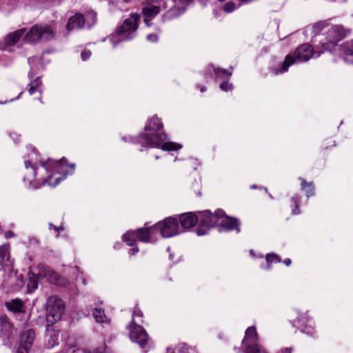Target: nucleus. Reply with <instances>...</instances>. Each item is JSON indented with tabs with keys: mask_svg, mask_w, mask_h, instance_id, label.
<instances>
[{
	"mask_svg": "<svg viewBox=\"0 0 353 353\" xmlns=\"http://www.w3.org/2000/svg\"><path fill=\"white\" fill-rule=\"evenodd\" d=\"M343 50L345 61L353 64V41L343 44Z\"/></svg>",
	"mask_w": 353,
	"mask_h": 353,
	"instance_id": "nucleus-25",
	"label": "nucleus"
},
{
	"mask_svg": "<svg viewBox=\"0 0 353 353\" xmlns=\"http://www.w3.org/2000/svg\"><path fill=\"white\" fill-rule=\"evenodd\" d=\"M39 280L36 274L29 272L28 274L27 292L29 294L34 292L38 288Z\"/></svg>",
	"mask_w": 353,
	"mask_h": 353,
	"instance_id": "nucleus-22",
	"label": "nucleus"
},
{
	"mask_svg": "<svg viewBox=\"0 0 353 353\" xmlns=\"http://www.w3.org/2000/svg\"><path fill=\"white\" fill-rule=\"evenodd\" d=\"M170 350H171L170 348H168L167 349V351L169 352Z\"/></svg>",
	"mask_w": 353,
	"mask_h": 353,
	"instance_id": "nucleus-57",
	"label": "nucleus"
},
{
	"mask_svg": "<svg viewBox=\"0 0 353 353\" xmlns=\"http://www.w3.org/2000/svg\"><path fill=\"white\" fill-rule=\"evenodd\" d=\"M65 312L63 301L57 296H51L46 303V321L48 325L59 321Z\"/></svg>",
	"mask_w": 353,
	"mask_h": 353,
	"instance_id": "nucleus-6",
	"label": "nucleus"
},
{
	"mask_svg": "<svg viewBox=\"0 0 353 353\" xmlns=\"http://www.w3.org/2000/svg\"><path fill=\"white\" fill-rule=\"evenodd\" d=\"M163 124L157 117H153L145 126L148 132L141 134V137L152 148H159L165 151H174L181 148V145L174 142L163 143L166 139L165 134L161 132Z\"/></svg>",
	"mask_w": 353,
	"mask_h": 353,
	"instance_id": "nucleus-1",
	"label": "nucleus"
},
{
	"mask_svg": "<svg viewBox=\"0 0 353 353\" xmlns=\"http://www.w3.org/2000/svg\"><path fill=\"white\" fill-rule=\"evenodd\" d=\"M213 69H214V73L216 74V77L217 78L229 79L232 75V72H229L226 69H222V68H213Z\"/></svg>",
	"mask_w": 353,
	"mask_h": 353,
	"instance_id": "nucleus-32",
	"label": "nucleus"
},
{
	"mask_svg": "<svg viewBox=\"0 0 353 353\" xmlns=\"http://www.w3.org/2000/svg\"><path fill=\"white\" fill-rule=\"evenodd\" d=\"M10 249L9 243H5L0 246V259L2 261H8L10 259Z\"/></svg>",
	"mask_w": 353,
	"mask_h": 353,
	"instance_id": "nucleus-28",
	"label": "nucleus"
},
{
	"mask_svg": "<svg viewBox=\"0 0 353 353\" xmlns=\"http://www.w3.org/2000/svg\"><path fill=\"white\" fill-rule=\"evenodd\" d=\"M136 232L134 231L128 232L123 236V240L128 245L134 246L136 243Z\"/></svg>",
	"mask_w": 353,
	"mask_h": 353,
	"instance_id": "nucleus-29",
	"label": "nucleus"
},
{
	"mask_svg": "<svg viewBox=\"0 0 353 353\" xmlns=\"http://www.w3.org/2000/svg\"><path fill=\"white\" fill-rule=\"evenodd\" d=\"M176 350L178 353H190V352L193 351V349H192L185 343L179 344L177 346Z\"/></svg>",
	"mask_w": 353,
	"mask_h": 353,
	"instance_id": "nucleus-34",
	"label": "nucleus"
},
{
	"mask_svg": "<svg viewBox=\"0 0 353 353\" xmlns=\"http://www.w3.org/2000/svg\"><path fill=\"white\" fill-rule=\"evenodd\" d=\"M128 329L131 341L138 343L142 348H145L149 343V336L145 330L135 324L134 321L128 325Z\"/></svg>",
	"mask_w": 353,
	"mask_h": 353,
	"instance_id": "nucleus-8",
	"label": "nucleus"
},
{
	"mask_svg": "<svg viewBox=\"0 0 353 353\" xmlns=\"http://www.w3.org/2000/svg\"><path fill=\"white\" fill-rule=\"evenodd\" d=\"M246 353H267L264 350L259 344L251 345L249 344L247 345Z\"/></svg>",
	"mask_w": 353,
	"mask_h": 353,
	"instance_id": "nucleus-33",
	"label": "nucleus"
},
{
	"mask_svg": "<svg viewBox=\"0 0 353 353\" xmlns=\"http://www.w3.org/2000/svg\"><path fill=\"white\" fill-rule=\"evenodd\" d=\"M49 326L47 325V336H49L47 345L48 348H52L59 343V334L54 330L50 329Z\"/></svg>",
	"mask_w": 353,
	"mask_h": 353,
	"instance_id": "nucleus-24",
	"label": "nucleus"
},
{
	"mask_svg": "<svg viewBox=\"0 0 353 353\" xmlns=\"http://www.w3.org/2000/svg\"><path fill=\"white\" fill-rule=\"evenodd\" d=\"M301 187L302 189L304 190L306 192V195L307 197L314 195V187L312 183H307L305 180L301 179Z\"/></svg>",
	"mask_w": 353,
	"mask_h": 353,
	"instance_id": "nucleus-31",
	"label": "nucleus"
},
{
	"mask_svg": "<svg viewBox=\"0 0 353 353\" xmlns=\"http://www.w3.org/2000/svg\"><path fill=\"white\" fill-rule=\"evenodd\" d=\"M96 353H103L101 350H97Z\"/></svg>",
	"mask_w": 353,
	"mask_h": 353,
	"instance_id": "nucleus-54",
	"label": "nucleus"
},
{
	"mask_svg": "<svg viewBox=\"0 0 353 353\" xmlns=\"http://www.w3.org/2000/svg\"><path fill=\"white\" fill-rule=\"evenodd\" d=\"M320 52H317V55H316V57H319L320 56Z\"/></svg>",
	"mask_w": 353,
	"mask_h": 353,
	"instance_id": "nucleus-56",
	"label": "nucleus"
},
{
	"mask_svg": "<svg viewBox=\"0 0 353 353\" xmlns=\"http://www.w3.org/2000/svg\"><path fill=\"white\" fill-rule=\"evenodd\" d=\"M308 321L309 319L307 314H303L297 318L296 321H294V323L302 332L309 334L311 332V327L307 325Z\"/></svg>",
	"mask_w": 353,
	"mask_h": 353,
	"instance_id": "nucleus-20",
	"label": "nucleus"
},
{
	"mask_svg": "<svg viewBox=\"0 0 353 353\" xmlns=\"http://www.w3.org/2000/svg\"><path fill=\"white\" fill-rule=\"evenodd\" d=\"M85 25V21L83 15L81 13H77L68 19L66 28L68 31H71L74 29L82 28Z\"/></svg>",
	"mask_w": 353,
	"mask_h": 353,
	"instance_id": "nucleus-15",
	"label": "nucleus"
},
{
	"mask_svg": "<svg viewBox=\"0 0 353 353\" xmlns=\"http://www.w3.org/2000/svg\"><path fill=\"white\" fill-rule=\"evenodd\" d=\"M257 339L258 336L255 327H249L245 331V334L243 340V343H245V346L247 347V345L249 344H256V341H257Z\"/></svg>",
	"mask_w": 353,
	"mask_h": 353,
	"instance_id": "nucleus-21",
	"label": "nucleus"
},
{
	"mask_svg": "<svg viewBox=\"0 0 353 353\" xmlns=\"http://www.w3.org/2000/svg\"><path fill=\"white\" fill-rule=\"evenodd\" d=\"M152 19H150V18L144 17V23L146 24L147 26H150L152 23H150V21Z\"/></svg>",
	"mask_w": 353,
	"mask_h": 353,
	"instance_id": "nucleus-47",
	"label": "nucleus"
},
{
	"mask_svg": "<svg viewBox=\"0 0 353 353\" xmlns=\"http://www.w3.org/2000/svg\"><path fill=\"white\" fill-rule=\"evenodd\" d=\"M139 251V248L136 247L130 249L129 253L132 255H135Z\"/></svg>",
	"mask_w": 353,
	"mask_h": 353,
	"instance_id": "nucleus-44",
	"label": "nucleus"
},
{
	"mask_svg": "<svg viewBox=\"0 0 353 353\" xmlns=\"http://www.w3.org/2000/svg\"><path fill=\"white\" fill-rule=\"evenodd\" d=\"M314 54V49L310 44H303L296 48L294 54H288L282 63L281 68L279 70L275 69L274 73L276 74L279 72H285L288 70V68L296 61V60L302 62L307 61Z\"/></svg>",
	"mask_w": 353,
	"mask_h": 353,
	"instance_id": "nucleus-4",
	"label": "nucleus"
},
{
	"mask_svg": "<svg viewBox=\"0 0 353 353\" xmlns=\"http://www.w3.org/2000/svg\"><path fill=\"white\" fill-rule=\"evenodd\" d=\"M291 263H292V261H291V259H286L283 261V263H285L287 266L290 265Z\"/></svg>",
	"mask_w": 353,
	"mask_h": 353,
	"instance_id": "nucleus-48",
	"label": "nucleus"
},
{
	"mask_svg": "<svg viewBox=\"0 0 353 353\" xmlns=\"http://www.w3.org/2000/svg\"><path fill=\"white\" fill-rule=\"evenodd\" d=\"M41 165L47 170H50L52 172L58 174H63L64 178L69 172H72L74 170L75 165L71 164L68 165L66 160L62 159L59 161H56L52 159H48L46 162H41Z\"/></svg>",
	"mask_w": 353,
	"mask_h": 353,
	"instance_id": "nucleus-9",
	"label": "nucleus"
},
{
	"mask_svg": "<svg viewBox=\"0 0 353 353\" xmlns=\"http://www.w3.org/2000/svg\"><path fill=\"white\" fill-rule=\"evenodd\" d=\"M49 228H50V230L53 229L58 232L60 230H63V228L62 227L57 228V226L54 225L52 223H49Z\"/></svg>",
	"mask_w": 353,
	"mask_h": 353,
	"instance_id": "nucleus-42",
	"label": "nucleus"
},
{
	"mask_svg": "<svg viewBox=\"0 0 353 353\" xmlns=\"http://www.w3.org/2000/svg\"><path fill=\"white\" fill-rule=\"evenodd\" d=\"M123 1L126 2V3H128L130 2L131 0H123Z\"/></svg>",
	"mask_w": 353,
	"mask_h": 353,
	"instance_id": "nucleus-55",
	"label": "nucleus"
},
{
	"mask_svg": "<svg viewBox=\"0 0 353 353\" xmlns=\"http://www.w3.org/2000/svg\"><path fill=\"white\" fill-rule=\"evenodd\" d=\"M24 33L25 29L21 28L8 34L5 38V44L7 46H12L15 45L19 41L20 38L24 34Z\"/></svg>",
	"mask_w": 353,
	"mask_h": 353,
	"instance_id": "nucleus-19",
	"label": "nucleus"
},
{
	"mask_svg": "<svg viewBox=\"0 0 353 353\" xmlns=\"http://www.w3.org/2000/svg\"><path fill=\"white\" fill-rule=\"evenodd\" d=\"M63 179V178H59V179H56V181H55L54 184H53V186L57 185L59 183V180Z\"/></svg>",
	"mask_w": 353,
	"mask_h": 353,
	"instance_id": "nucleus-52",
	"label": "nucleus"
},
{
	"mask_svg": "<svg viewBox=\"0 0 353 353\" xmlns=\"http://www.w3.org/2000/svg\"><path fill=\"white\" fill-rule=\"evenodd\" d=\"M295 205H296V210H293L292 214H296L299 213V211L298 210V204L296 201H294Z\"/></svg>",
	"mask_w": 353,
	"mask_h": 353,
	"instance_id": "nucleus-49",
	"label": "nucleus"
},
{
	"mask_svg": "<svg viewBox=\"0 0 353 353\" xmlns=\"http://www.w3.org/2000/svg\"><path fill=\"white\" fill-rule=\"evenodd\" d=\"M152 3H154L157 5V6H159V8L161 10H165L168 6L171 8L172 6H173L175 2H176V0H150Z\"/></svg>",
	"mask_w": 353,
	"mask_h": 353,
	"instance_id": "nucleus-30",
	"label": "nucleus"
},
{
	"mask_svg": "<svg viewBox=\"0 0 353 353\" xmlns=\"http://www.w3.org/2000/svg\"><path fill=\"white\" fill-rule=\"evenodd\" d=\"M90 56L91 51L88 50H84L81 54V57L83 61H86L90 58Z\"/></svg>",
	"mask_w": 353,
	"mask_h": 353,
	"instance_id": "nucleus-40",
	"label": "nucleus"
},
{
	"mask_svg": "<svg viewBox=\"0 0 353 353\" xmlns=\"http://www.w3.org/2000/svg\"><path fill=\"white\" fill-rule=\"evenodd\" d=\"M38 274L39 276L46 278L51 283L54 282L57 278V274L48 266L39 265L38 267Z\"/></svg>",
	"mask_w": 353,
	"mask_h": 353,
	"instance_id": "nucleus-18",
	"label": "nucleus"
},
{
	"mask_svg": "<svg viewBox=\"0 0 353 353\" xmlns=\"http://www.w3.org/2000/svg\"><path fill=\"white\" fill-rule=\"evenodd\" d=\"M171 353H174V352H173V351H172V352H171Z\"/></svg>",
	"mask_w": 353,
	"mask_h": 353,
	"instance_id": "nucleus-58",
	"label": "nucleus"
},
{
	"mask_svg": "<svg viewBox=\"0 0 353 353\" xmlns=\"http://www.w3.org/2000/svg\"><path fill=\"white\" fill-rule=\"evenodd\" d=\"M35 340V332L32 329L23 332L19 336V345L15 353H29Z\"/></svg>",
	"mask_w": 353,
	"mask_h": 353,
	"instance_id": "nucleus-11",
	"label": "nucleus"
},
{
	"mask_svg": "<svg viewBox=\"0 0 353 353\" xmlns=\"http://www.w3.org/2000/svg\"><path fill=\"white\" fill-rule=\"evenodd\" d=\"M0 336L3 341H9L14 334L15 329L14 325L9 318L3 315L0 316Z\"/></svg>",
	"mask_w": 353,
	"mask_h": 353,
	"instance_id": "nucleus-12",
	"label": "nucleus"
},
{
	"mask_svg": "<svg viewBox=\"0 0 353 353\" xmlns=\"http://www.w3.org/2000/svg\"><path fill=\"white\" fill-rule=\"evenodd\" d=\"M205 87H202V88H201V92H205Z\"/></svg>",
	"mask_w": 353,
	"mask_h": 353,
	"instance_id": "nucleus-53",
	"label": "nucleus"
},
{
	"mask_svg": "<svg viewBox=\"0 0 353 353\" xmlns=\"http://www.w3.org/2000/svg\"><path fill=\"white\" fill-rule=\"evenodd\" d=\"M55 32L48 24H36L25 35L24 39L30 43L48 41L54 39Z\"/></svg>",
	"mask_w": 353,
	"mask_h": 353,
	"instance_id": "nucleus-5",
	"label": "nucleus"
},
{
	"mask_svg": "<svg viewBox=\"0 0 353 353\" xmlns=\"http://www.w3.org/2000/svg\"><path fill=\"white\" fill-rule=\"evenodd\" d=\"M160 230L161 235L165 238L172 237L179 234V224L177 219L169 217L163 222H159L154 226Z\"/></svg>",
	"mask_w": 353,
	"mask_h": 353,
	"instance_id": "nucleus-10",
	"label": "nucleus"
},
{
	"mask_svg": "<svg viewBox=\"0 0 353 353\" xmlns=\"http://www.w3.org/2000/svg\"><path fill=\"white\" fill-rule=\"evenodd\" d=\"M5 307L14 314H23L25 312V304L23 301L19 298L6 301L5 303Z\"/></svg>",
	"mask_w": 353,
	"mask_h": 353,
	"instance_id": "nucleus-14",
	"label": "nucleus"
},
{
	"mask_svg": "<svg viewBox=\"0 0 353 353\" xmlns=\"http://www.w3.org/2000/svg\"><path fill=\"white\" fill-rule=\"evenodd\" d=\"M199 217L193 212H188L180 216V223L185 229H189L196 225Z\"/></svg>",
	"mask_w": 353,
	"mask_h": 353,
	"instance_id": "nucleus-16",
	"label": "nucleus"
},
{
	"mask_svg": "<svg viewBox=\"0 0 353 353\" xmlns=\"http://www.w3.org/2000/svg\"><path fill=\"white\" fill-rule=\"evenodd\" d=\"M266 261L268 263H279L281 259L279 256L274 254H268L266 256Z\"/></svg>",
	"mask_w": 353,
	"mask_h": 353,
	"instance_id": "nucleus-35",
	"label": "nucleus"
},
{
	"mask_svg": "<svg viewBox=\"0 0 353 353\" xmlns=\"http://www.w3.org/2000/svg\"><path fill=\"white\" fill-rule=\"evenodd\" d=\"M152 228H141L136 231V237L144 243L150 242V232Z\"/></svg>",
	"mask_w": 353,
	"mask_h": 353,
	"instance_id": "nucleus-23",
	"label": "nucleus"
},
{
	"mask_svg": "<svg viewBox=\"0 0 353 353\" xmlns=\"http://www.w3.org/2000/svg\"><path fill=\"white\" fill-rule=\"evenodd\" d=\"M147 40L150 42L156 43L159 40V36L156 33L149 34L147 37Z\"/></svg>",
	"mask_w": 353,
	"mask_h": 353,
	"instance_id": "nucleus-38",
	"label": "nucleus"
},
{
	"mask_svg": "<svg viewBox=\"0 0 353 353\" xmlns=\"http://www.w3.org/2000/svg\"><path fill=\"white\" fill-rule=\"evenodd\" d=\"M159 6L152 3L150 0L147 2L142 8V13L144 17L154 19L161 11Z\"/></svg>",
	"mask_w": 353,
	"mask_h": 353,
	"instance_id": "nucleus-17",
	"label": "nucleus"
},
{
	"mask_svg": "<svg viewBox=\"0 0 353 353\" xmlns=\"http://www.w3.org/2000/svg\"><path fill=\"white\" fill-rule=\"evenodd\" d=\"M292 352V348H285L281 350L279 353H291Z\"/></svg>",
	"mask_w": 353,
	"mask_h": 353,
	"instance_id": "nucleus-46",
	"label": "nucleus"
},
{
	"mask_svg": "<svg viewBox=\"0 0 353 353\" xmlns=\"http://www.w3.org/2000/svg\"><path fill=\"white\" fill-rule=\"evenodd\" d=\"M30 165H31V163L29 161H25V166L26 168H28V167Z\"/></svg>",
	"mask_w": 353,
	"mask_h": 353,
	"instance_id": "nucleus-50",
	"label": "nucleus"
},
{
	"mask_svg": "<svg viewBox=\"0 0 353 353\" xmlns=\"http://www.w3.org/2000/svg\"><path fill=\"white\" fill-rule=\"evenodd\" d=\"M5 236L6 238H10V237H12L14 236L13 232L12 231H7L6 233H5Z\"/></svg>",
	"mask_w": 353,
	"mask_h": 353,
	"instance_id": "nucleus-45",
	"label": "nucleus"
},
{
	"mask_svg": "<svg viewBox=\"0 0 353 353\" xmlns=\"http://www.w3.org/2000/svg\"><path fill=\"white\" fill-rule=\"evenodd\" d=\"M139 20L140 15L137 13H132L125 19L123 23L117 28L115 34L110 37L113 46H115L120 41L132 39L138 28Z\"/></svg>",
	"mask_w": 353,
	"mask_h": 353,
	"instance_id": "nucleus-3",
	"label": "nucleus"
},
{
	"mask_svg": "<svg viewBox=\"0 0 353 353\" xmlns=\"http://www.w3.org/2000/svg\"><path fill=\"white\" fill-rule=\"evenodd\" d=\"M85 25L87 27L90 28L95 25L97 21V13L93 10H89L83 15Z\"/></svg>",
	"mask_w": 353,
	"mask_h": 353,
	"instance_id": "nucleus-26",
	"label": "nucleus"
},
{
	"mask_svg": "<svg viewBox=\"0 0 353 353\" xmlns=\"http://www.w3.org/2000/svg\"><path fill=\"white\" fill-rule=\"evenodd\" d=\"M93 317L97 323H109L110 320L105 316L104 311L101 309L95 308L93 311Z\"/></svg>",
	"mask_w": 353,
	"mask_h": 353,
	"instance_id": "nucleus-27",
	"label": "nucleus"
},
{
	"mask_svg": "<svg viewBox=\"0 0 353 353\" xmlns=\"http://www.w3.org/2000/svg\"><path fill=\"white\" fill-rule=\"evenodd\" d=\"M218 214L217 225H221L227 230H236L237 232H240V223L237 219L226 216L222 210H218Z\"/></svg>",
	"mask_w": 353,
	"mask_h": 353,
	"instance_id": "nucleus-13",
	"label": "nucleus"
},
{
	"mask_svg": "<svg viewBox=\"0 0 353 353\" xmlns=\"http://www.w3.org/2000/svg\"><path fill=\"white\" fill-rule=\"evenodd\" d=\"M198 217L199 225L196 229V234L199 236L204 235L210 228L217 225L219 221L218 210L214 214H212L209 210L199 212Z\"/></svg>",
	"mask_w": 353,
	"mask_h": 353,
	"instance_id": "nucleus-7",
	"label": "nucleus"
},
{
	"mask_svg": "<svg viewBox=\"0 0 353 353\" xmlns=\"http://www.w3.org/2000/svg\"><path fill=\"white\" fill-rule=\"evenodd\" d=\"M38 92V89L36 88L34 86H31L30 84H28V92L30 94H34L35 92Z\"/></svg>",
	"mask_w": 353,
	"mask_h": 353,
	"instance_id": "nucleus-41",
	"label": "nucleus"
},
{
	"mask_svg": "<svg viewBox=\"0 0 353 353\" xmlns=\"http://www.w3.org/2000/svg\"><path fill=\"white\" fill-rule=\"evenodd\" d=\"M219 87L223 91H228L232 90V85L225 81L221 83Z\"/></svg>",
	"mask_w": 353,
	"mask_h": 353,
	"instance_id": "nucleus-39",
	"label": "nucleus"
},
{
	"mask_svg": "<svg viewBox=\"0 0 353 353\" xmlns=\"http://www.w3.org/2000/svg\"><path fill=\"white\" fill-rule=\"evenodd\" d=\"M236 4L232 1H228L223 6V10L227 12H231L236 8Z\"/></svg>",
	"mask_w": 353,
	"mask_h": 353,
	"instance_id": "nucleus-36",
	"label": "nucleus"
},
{
	"mask_svg": "<svg viewBox=\"0 0 353 353\" xmlns=\"http://www.w3.org/2000/svg\"><path fill=\"white\" fill-rule=\"evenodd\" d=\"M143 316V313L141 310H139V309H135L134 310V313H133V317L134 316H140L141 317Z\"/></svg>",
	"mask_w": 353,
	"mask_h": 353,
	"instance_id": "nucleus-43",
	"label": "nucleus"
},
{
	"mask_svg": "<svg viewBox=\"0 0 353 353\" xmlns=\"http://www.w3.org/2000/svg\"><path fill=\"white\" fill-rule=\"evenodd\" d=\"M51 177L50 176H48L46 180L44 181V183H47L48 184H50V180Z\"/></svg>",
	"mask_w": 353,
	"mask_h": 353,
	"instance_id": "nucleus-51",
	"label": "nucleus"
},
{
	"mask_svg": "<svg viewBox=\"0 0 353 353\" xmlns=\"http://www.w3.org/2000/svg\"><path fill=\"white\" fill-rule=\"evenodd\" d=\"M29 84H30L31 86H34L36 88H37L38 92L39 93L41 92V80L40 79V77H37L34 81H31Z\"/></svg>",
	"mask_w": 353,
	"mask_h": 353,
	"instance_id": "nucleus-37",
	"label": "nucleus"
},
{
	"mask_svg": "<svg viewBox=\"0 0 353 353\" xmlns=\"http://www.w3.org/2000/svg\"><path fill=\"white\" fill-rule=\"evenodd\" d=\"M326 28H327V30L325 31V39H321L320 42L325 50L332 51L338 42L346 37L348 31L341 25H335L329 28L327 21H321L315 23L312 27V33L316 36L321 34Z\"/></svg>",
	"mask_w": 353,
	"mask_h": 353,
	"instance_id": "nucleus-2",
	"label": "nucleus"
}]
</instances>
